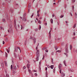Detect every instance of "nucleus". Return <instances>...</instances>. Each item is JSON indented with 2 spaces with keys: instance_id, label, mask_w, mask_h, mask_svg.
Listing matches in <instances>:
<instances>
[{
  "instance_id": "1",
  "label": "nucleus",
  "mask_w": 77,
  "mask_h": 77,
  "mask_svg": "<svg viewBox=\"0 0 77 77\" xmlns=\"http://www.w3.org/2000/svg\"><path fill=\"white\" fill-rule=\"evenodd\" d=\"M66 52L64 53V54L65 55H66V57H68V54H67V53L68 52V48L67 47H66Z\"/></svg>"
},
{
  "instance_id": "2",
  "label": "nucleus",
  "mask_w": 77,
  "mask_h": 77,
  "mask_svg": "<svg viewBox=\"0 0 77 77\" xmlns=\"http://www.w3.org/2000/svg\"><path fill=\"white\" fill-rule=\"evenodd\" d=\"M30 39H32V40H33V42H34V44H35V43H36V38H32L31 37H30Z\"/></svg>"
},
{
  "instance_id": "3",
  "label": "nucleus",
  "mask_w": 77,
  "mask_h": 77,
  "mask_svg": "<svg viewBox=\"0 0 77 77\" xmlns=\"http://www.w3.org/2000/svg\"><path fill=\"white\" fill-rule=\"evenodd\" d=\"M39 50H37L36 52V56L37 57H38V56H39Z\"/></svg>"
},
{
  "instance_id": "4",
  "label": "nucleus",
  "mask_w": 77,
  "mask_h": 77,
  "mask_svg": "<svg viewBox=\"0 0 77 77\" xmlns=\"http://www.w3.org/2000/svg\"><path fill=\"white\" fill-rule=\"evenodd\" d=\"M14 25L15 29H17V25H16V20H14Z\"/></svg>"
},
{
  "instance_id": "5",
  "label": "nucleus",
  "mask_w": 77,
  "mask_h": 77,
  "mask_svg": "<svg viewBox=\"0 0 77 77\" xmlns=\"http://www.w3.org/2000/svg\"><path fill=\"white\" fill-rule=\"evenodd\" d=\"M17 66L18 67V68H19V67H18V65H17V64H16V65L14 67V69L15 70L17 69Z\"/></svg>"
},
{
  "instance_id": "6",
  "label": "nucleus",
  "mask_w": 77,
  "mask_h": 77,
  "mask_svg": "<svg viewBox=\"0 0 77 77\" xmlns=\"http://www.w3.org/2000/svg\"><path fill=\"white\" fill-rule=\"evenodd\" d=\"M62 66V65L61 64H60L59 65V68L60 69H61V68Z\"/></svg>"
},
{
  "instance_id": "7",
  "label": "nucleus",
  "mask_w": 77,
  "mask_h": 77,
  "mask_svg": "<svg viewBox=\"0 0 77 77\" xmlns=\"http://www.w3.org/2000/svg\"><path fill=\"white\" fill-rule=\"evenodd\" d=\"M61 76L62 77H63L64 76H65V74H64V73L63 72H62L61 74Z\"/></svg>"
},
{
  "instance_id": "8",
  "label": "nucleus",
  "mask_w": 77,
  "mask_h": 77,
  "mask_svg": "<svg viewBox=\"0 0 77 77\" xmlns=\"http://www.w3.org/2000/svg\"><path fill=\"white\" fill-rule=\"evenodd\" d=\"M1 65L2 66V68H4V63H2L1 64Z\"/></svg>"
},
{
  "instance_id": "9",
  "label": "nucleus",
  "mask_w": 77,
  "mask_h": 77,
  "mask_svg": "<svg viewBox=\"0 0 77 77\" xmlns=\"http://www.w3.org/2000/svg\"><path fill=\"white\" fill-rule=\"evenodd\" d=\"M8 32L9 33V32L11 33V32H12V28H11L9 30H8Z\"/></svg>"
},
{
  "instance_id": "10",
  "label": "nucleus",
  "mask_w": 77,
  "mask_h": 77,
  "mask_svg": "<svg viewBox=\"0 0 77 77\" xmlns=\"http://www.w3.org/2000/svg\"><path fill=\"white\" fill-rule=\"evenodd\" d=\"M4 63H5V66H8V64L7 63V62H6V61H4Z\"/></svg>"
},
{
  "instance_id": "11",
  "label": "nucleus",
  "mask_w": 77,
  "mask_h": 77,
  "mask_svg": "<svg viewBox=\"0 0 77 77\" xmlns=\"http://www.w3.org/2000/svg\"><path fill=\"white\" fill-rule=\"evenodd\" d=\"M63 63L64 64V65H65V66H66V61L64 60L63 62Z\"/></svg>"
},
{
  "instance_id": "12",
  "label": "nucleus",
  "mask_w": 77,
  "mask_h": 77,
  "mask_svg": "<svg viewBox=\"0 0 77 77\" xmlns=\"http://www.w3.org/2000/svg\"><path fill=\"white\" fill-rule=\"evenodd\" d=\"M17 51L18 49H17V48H15L14 51H15V52H17Z\"/></svg>"
},
{
  "instance_id": "13",
  "label": "nucleus",
  "mask_w": 77,
  "mask_h": 77,
  "mask_svg": "<svg viewBox=\"0 0 77 77\" xmlns=\"http://www.w3.org/2000/svg\"><path fill=\"white\" fill-rule=\"evenodd\" d=\"M27 66L28 68H29V67H30V64H28L27 65Z\"/></svg>"
},
{
  "instance_id": "14",
  "label": "nucleus",
  "mask_w": 77,
  "mask_h": 77,
  "mask_svg": "<svg viewBox=\"0 0 77 77\" xmlns=\"http://www.w3.org/2000/svg\"><path fill=\"white\" fill-rule=\"evenodd\" d=\"M23 21H27V20H26V19L25 18H24L23 19Z\"/></svg>"
},
{
  "instance_id": "15",
  "label": "nucleus",
  "mask_w": 77,
  "mask_h": 77,
  "mask_svg": "<svg viewBox=\"0 0 77 77\" xmlns=\"http://www.w3.org/2000/svg\"><path fill=\"white\" fill-rule=\"evenodd\" d=\"M51 69H53V68H54V66L51 65Z\"/></svg>"
},
{
  "instance_id": "16",
  "label": "nucleus",
  "mask_w": 77,
  "mask_h": 77,
  "mask_svg": "<svg viewBox=\"0 0 77 77\" xmlns=\"http://www.w3.org/2000/svg\"><path fill=\"white\" fill-rule=\"evenodd\" d=\"M37 57L36 58V60H37V61H38V60H39V59H38V57H39V56H38V57H37Z\"/></svg>"
},
{
  "instance_id": "17",
  "label": "nucleus",
  "mask_w": 77,
  "mask_h": 77,
  "mask_svg": "<svg viewBox=\"0 0 77 77\" xmlns=\"http://www.w3.org/2000/svg\"><path fill=\"white\" fill-rule=\"evenodd\" d=\"M56 52H59V53H60V52H61V51L60 50H58L56 51Z\"/></svg>"
},
{
  "instance_id": "18",
  "label": "nucleus",
  "mask_w": 77,
  "mask_h": 77,
  "mask_svg": "<svg viewBox=\"0 0 77 77\" xmlns=\"http://www.w3.org/2000/svg\"><path fill=\"white\" fill-rule=\"evenodd\" d=\"M75 27H76V24H75L73 26V28H75Z\"/></svg>"
},
{
  "instance_id": "19",
  "label": "nucleus",
  "mask_w": 77,
  "mask_h": 77,
  "mask_svg": "<svg viewBox=\"0 0 77 77\" xmlns=\"http://www.w3.org/2000/svg\"><path fill=\"white\" fill-rule=\"evenodd\" d=\"M34 75H35V76H36V77L38 76V74H37V73H35L34 74Z\"/></svg>"
},
{
  "instance_id": "20",
  "label": "nucleus",
  "mask_w": 77,
  "mask_h": 77,
  "mask_svg": "<svg viewBox=\"0 0 77 77\" xmlns=\"http://www.w3.org/2000/svg\"><path fill=\"white\" fill-rule=\"evenodd\" d=\"M75 18H77V14L76 13H75Z\"/></svg>"
},
{
  "instance_id": "21",
  "label": "nucleus",
  "mask_w": 77,
  "mask_h": 77,
  "mask_svg": "<svg viewBox=\"0 0 77 77\" xmlns=\"http://www.w3.org/2000/svg\"><path fill=\"white\" fill-rule=\"evenodd\" d=\"M6 76L9 77V74H7L6 75Z\"/></svg>"
},
{
  "instance_id": "22",
  "label": "nucleus",
  "mask_w": 77,
  "mask_h": 77,
  "mask_svg": "<svg viewBox=\"0 0 77 77\" xmlns=\"http://www.w3.org/2000/svg\"><path fill=\"white\" fill-rule=\"evenodd\" d=\"M46 49H47V48H43L42 50H45Z\"/></svg>"
},
{
  "instance_id": "23",
  "label": "nucleus",
  "mask_w": 77,
  "mask_h": 77,
  "mask_svg": "<svg viewBox=\"0 0 77 77\" xmlns=\"http://www.w3.org/2000/svg\"><path fill=\"white\" fill-rule=\"evenodd\" d=\"M23 69H26V66H24L23 67Z\"/></svg>"
},
{
  "instance_id": "24",
  "label": "nucleus",
  "mask_w": 77,
  "mask_h": 77,
  "mask_svg": "<svg viewBox=\"0 0 77 77\" xmlns=\"http://www.w3.org/2000/svg\"><path fill=\"white\" fill-rule=\"evenodd\" d=\"M17 48H18V49H19V50H20V53H21V51L20 50V47H17Z\"/></svg>"
},
{
  "instance_id": "25",
  "label": "nucleus",
  "mask_w": 77,
  "mask_h": 77,
  "mask_svg": "<svg viewBox=\"0 0 77 77\" xmlns=\"http://www.w3.org/2000/svg\"><path fill=\"white\" fill-rule=\"evenodd\" d=\"M51 23H53V19H51Z\"/></svg>"
},
{
  "instance_id": "26",
  "label": "nucleus",
  "mask_w": 77,
  "mask_h": 77,
  "mask_svg": "<svg viewBox=\"0 0 77 77\" xmlns=\"http://www.w3.org/2000/svg\"><path fill=\"white\" fill-rule=\"evenodd\" d=\"M41 29V26H40L39 27L38 29L39 30H40Z\"/></svg>"
},
{
  "instance_id": "27",
  "label": "nucleus",
  "mask_w": 77,
  "mask_h": 77,
  "mask_svg": "<svg viewBox=\"0 0 77 77\" xmlns=\"http://www.w3.org/2000/svg\"><path fill=\"white\" fill-rule=\"evenodd\" d=\"M32 72H37V71L35 70H33L32 71Z\"/></svg>"
},
{
  "instance_id": "28",
  "label": "nucleus",
  "mask_w": 77,
  "mask_h": 77,
  "mask_svg": "<svg viewBox=\"0 0 77 77\" xmlns=\"http://www.w3.org/2000/svg\"><path fill=\"white\" fill-rule=\"evenodd\" d=\"M28 71L30 73H32V72L30 69H29Z\"/></svg>"
},
{
  "instance_id": "29",
  "label": "nucleus",
  "mask_w": 77,
  "mask_h": 77,
  "mask_svg": "<svg viewBox=\"0 0 77 77\" xmlns=\"http://www.w3.org/2000/svg\"><path fill=\"white\" fill-rule=\"evenodd\" d=\"M3 21H4V22H5V19H2Z\"/></svg>"
},
{
  "instance_id": "30",
  "label": "nucleus",
  "mask_w": 77,
  "mask_h": 77,
  "mask_svg": "<svg viewBox=\"0 0 77 77\" xmlns=\"http://www.w3.org/2000/svg\"><path fill=\"white\" fill-rule=\"evenodd\" d=\"M40 11V10H38V11H37V14H39V11Z\"/></svg>"
},
{
  "instance_id": "31",
  "label": "nucleus",
  "mask_w": 77,
  "mask_h": 77,
  "mask_svg": "<svg viewBox=\"0 0 77 77\" xmlns=\"http://www.w3.org/2000/svg\"><path fill=\"white\" fill-rule=\"evenodd\" d=\"M45 51H46V52L47 53H48V50L46 49V50H45Z\"/></svg>"
},
{
  "instance_id": "32",
  "label": "nucleus",
  "mask_w": 77,
  "mask_h": 77,
  "mask_svg": "<svg viewBox=\"0 0 77 77\" xmlns=\"http://www.w3.org/2000/svg\"><path fill=\"white\" fill-rule=\"evenodd\" d=\"M75 64L76 65H77V61L75 62Z\"/></svg>"
},
{
  "instance_id": "33",
  "label": "nucleus",
  "mask_w": 77,
  "mask_h": 77,
  "mask_svg": "<svg viewBox=\"0 0 77 77\" xmlns=\"http://www.w3.org/2000/svg\"><path fill=\"white\" fill-rule=\"evenodd\" d=\"M28 8H30V4H29V5L28 6Z\"/></svg>"
},
{
  "instance_id": "34",
  "label": "nucleus",
  "mask_w": 77,
  "mask_h": 77,
  "mask_svg": "<svg viewBox=\"0 0 77 77\" xmlns=\"http://www.w3.org/2000/svg\"><path fill=\"white\" fill-rule=\"evenodd\" d=\"M5 41H8V38H5Z\"/></svg>"
},
{
  "instance_id": "35",
  "label": "nucleus",
  "mask_w": 77,
  "mask_h": 77,
  "mask_svg": "<svg viewBox=\"0 0 77 77\" xmlns=\"http://www.w3.org/2000/svg\"><path fill=\"white\" fill-rule=\"evenodd\" d=\"M5 56H6V57H8V54L6 53L5 54Z\"/></svg>"
},
{
  "instance_id": "36",
  "label": "nucleus",
  "mask_w": 77,
  "mask_h": 77,
  "mask_svg": "<svg viewBox=\"0 0 77 77\" xmlns=\"http://www.w3.org/2000/svg\"><path fill=\"white\" fill-rule=\"evenodd\" d=\"M63 15H61L60 16L61 18H63Z\"/></svg>"
},
{
  "instance_id": "37",
  "label": "nucleus",
  "mask_w": 77,
  "mask_h": 77,
  "mask_svg": "<svg viewBox=\"0 0 77 77\" xmlns=\"http://www.w3.org/2000/svg\"><path fill=\"white\" fill-rule=\"evenodd\" d=\"M7 51L8 53H9V50H8V49H7Z\"/></svg>"
},
{
  "instance_id": "38",
  "label": "nucleus",
  "mask_w": 77,
  "mask_h": 77,
  "mask_svg": "<svg viewBox=\"0 0 77 77\" xmlns=\"http://www.w3.org/2000/svg\"><path fill=\"white\" fill-rule=\"evenodd\" d=\"M38 22L39 23H40V24H41V21H40V20L38 21Z\"/></svg>"
},
{
  "instance_id": "39",
  "label": "nucleus",
  "mask_w": 77,
  "mask_h": 77,
  "mask_svg": "<svg viewBox=\"0 0 77 77\" xmlns=\"http://www.w3.org/2000/svg\"><path fill=\"white\" fill-rule=\"evenodd\" d=\"M26 14L25 13L23 15L24 17H26Z\"/></svg>"
},
{
  "instance_id": "40",
  "label": "nucleus",
  "mask_w": 77,
  "mask_h": 77,
  "mask_svg": "<svg viewBox=\"0 0 77 77\" xmlns=\"http://www.w3.org/2000/svg\"><path fill=\"white\" fill-rule=\"evenodd\" d=\"M72 9H73V11H74V6H72Z\"/></svg>"
},
{
  "instance_id": "41",
  "label": "nucleus",
  "mask_w": 77,
  "mask_h": 77,
  "mask_svg": "<svg viewBox=\"0 0 77 77\" xmlns=\"http://www.w3.org/2000/svg\"><path fill=\"white\" fill-rule=\"evenodd\" d=\"M72 2L73 3H74L75 2V0H72Z\"/></svg>"
},
{
  "instance_id": "42",
  "label": "nucleus",
  "mask_w": 77,
  "mask_h": 77,
  "mask_svg": "<svg viewBox=\"0 0 77 77\" xmlns=\"http://www.w3.org/2000/svg\"><path fill=\"white\" fill-rule=\"evenodd\" d=\"M47 67H48V68H50V66H49V65H48L47 66Z\"/></svg>"
},
{
  "instance_id": "43",
  "label": "nucleus",
  "mask_w": 77,
  "mask_h": 77,
  "mask_svg": "<svg viewBox=\"0 0 77 77\" xmlns=\"http://www.w3.org/2000/svg\"><path fill=\"white\" fill-rule=\"evenodd\" d=\"M33 14H32V15L31 16V18H32V17H33Z\"/></svg>"
},
{
  "instance_id": "44",
  "label": "nucleus",
  "mask_w": 77,
  "mask_h": 77,
  "mask_svg": "<svg viewBox=\"0 0 77 77\" xmlns=\"http://www.w3.org/2000/svg\"><path fill=\"white\" fill-rule=\"evenodd\" d=\"M12 69V65H11V69Z\"/></svg>"
},
{
  "instance_id": "45",
  "label": "nucleus",
  "mask_w": 77,
  "mask_h": 77,
  "mask_svg": "<svg viewBox=\"0 0 77 77\" xmlns=\"http://www.w3.org/2000/svg\"><path fill=\"white\" fill-rule=\"evenodd\" d=\"M0 29H3V27H2V26H1Z\"/></svg>"
},
{
  "instance_id": "46",
  "label": "nucleus",
  "mask_w": 77,
  "mask_h": 77,
  "mask_svg": "<svg viewBox=\"0 0 77 77\" xmlns=\"http://www.w3.org/2000/svg\"><path fill=\"white\" fill-rule=\"evenodd\" d=\"M73 35H74V36L75 35V32L73 33Z\"/></svg>"
},
{
  "instance_id": "47",
  "label": "nucleus",
  "mask_w": 77,
  "mask_h": 77,
  "mask_svg": "<svg viewBox=\"0 0 77 77\" xmlns=\"http://www.w3.org/2000/svg\"><path fill=\"white\" fill-rule=\"evenodd\" d=\"M29 12H30V9H28V12L29 13Z\"/></svg>"
},
{
  "instance_id": "48",
  "label": "nucleus",
  "mask_w": 77,
  "mask_h": 77,
  "mask_svg": "<svg viewBox=\"0 0 77 77\" xmlns=\"http://www.w3.org/2000/svg\"><path fill=\"white\" fill-rule=\"evenodd\" d=\"M72 48V45H70V50H71Z\"/></svg>"
},
{
  "instance_id": "49",
  "label": "nucleus",
  "mask_w": 77,
  "mask_h": 77,
  "mask_svg": "<svg viewBox=\"0 0 77 77\" xmlns=\"http://www.w3.org/2000/svg\"><path fill=\"white\" fill-rule=\"evenodd\" d=\"M5 43V42L4 41H3V44H4Z\"/></svg>"
},
{
  "instance_id": "50",
  "label": "nucleus",
  "mask_w": 77,
  "mask_h": 77,
  "mask_svg": "<svg viewBox=\"0 0 77 77\" xmlns=\"http://www.w3.org/2000/svg\"><path fill=\"white\" fill-rule=\"evenodd\" d=\"M47 23H45V26H47Z\"/></svg>"
},
{
  "instance_id": "51",
  "label": "nucleus",
  "mask_w": 77,
  "mask_h": 77,
  "mask_svg": "<svg viewBox=\"0 0 77 77\" xmlns=\"http://www.w3.org/2000/svg\"><path fill=\"white\" fill-rule=\"evenodd\" d=\"M49 37L50 38H51V34H49Z\"/></svg>"
},
{
  "instance_id": "52",
  "label": "nucleus",
  "mask_w": 77,
  "mask_h": 77,
  "mask_svg": "<svg viewBox=\"0 0 77 77\" xmlns=\"http://www.w3.org/2000/svg\"><path fill=\"white\" fill-rule=\"evenodd\" d=\"M37 16L39 17V14H37Z\"/></svg>"
},
{
  "instance_id": "53",
  "label": "nucleus",
  "mask_w": 77,
  "mask_h": 77,
  "mask_svg": "<svg viewBox=\"0 0 77 77\" xmlns=\"http://www.w3.org/2000/svg\"><path fill=\"white\" fill-rule=\"evenodd\" d=\"M51 62H52V63H53V59H52Z\"/></svg>"
},
{
  "instance_id": "54",
  "label": "nucleus",
  "mask_w": 77,
  "mask_h": 77,
  "mask_svg": "<svg viewBox=\"0 0 77 77\" xmlns=\"http://www.w3.org/2000/svg\"><path fill=\"white\" fill-rule=\"evenodd\" d=\"M69 71H72V69H69Z\"/></svg>"
},
{
  "instance_id": "55",
  "label": "nucleus",
  "mask_w": 77,
  "mask_h": 77,
  "mask_svg": "<svg viewBox=\"0 0 77 77\" xmlns=\"http://www.w3.org/2000/svg\"><path fill=\"white\" fill-rule=\"evenodd\" d=\"M38 47H36V50H38Z\"/></svg>"
},
{
  "instance_id": "56",
  "label": "nucleus",
  "mask_w": 77,
  "mask_h": 77,
  "mask_svg": "<svg viewBox=\"0 0 77 77\" xmlns=\"http://www.w3.org/2000/svg\"><path fill=\"white\" fill-rule=\"evenodd\" d=\"M47 68L45 67V70L47 71Z\"/></svg>"
},
{
  "instance_id": "57",
  "label": "nucleus",
  "mask_w": 77,
  "mask_h": 77,
  "mask_svg": "<svg viewBox=\"0 0 77 77\" xmlns=\"http://www.w3.org/2000/svg\"><path fill=\"white\" fill-rule=\"evenodd\" d=\"M70 15H71V16H72V13H70Z\"/></svg>"
},
{
  "instance_id": "58",
  "label": "nucleus",
  "mask_w": 77,
  "mask_h": 77,
  "mask_svg": "<svg viewBox=\"0 0 77 77\" xmlns=\"http://www.w3.org/2000/svg\"><path fill=\"white\" fill-rule=\"evenodd\" d=\"M15 57L16 58H17V56L16 55H15Z\"/></svg>"
},
{
  "instance_id": "59",
  "label": "nucleus",
  "mask_w": 77,
  "mask_h": 77,
  "mask_svg": "<svg viewBox=\"0 0 77 77\" xmlns=\"http://www.w3.org/2000/svg\"><path fill=\"white\" fill-rule=\"evenodd\" d=\"M60 73H61V70H60Z\"/></svg>"
},
{
  "instance_id": "60",
  "label": "nucleus",
  "mask_w": 77,
  "mask_h": 77,
  "mask_svg": "<svg viewBox=\"0 0 77 77\" xmlns=\"http://www.w3.org/2000/svg\"><path fill=\"white\" fill-rule=\"evenodd\" d=\"M24 44L25 45H26V42H25Z\"/></svg>"
},
{
  "instance_id": "61",
  "label": "nucleus",
  "mask_w": 77,
  "mask_h": 77,
  "mask_svg": "<svg viewBox=\"0 0 77 77\" xmlns=\"http://www.w3.org/2000/svg\"><path fill=\"white\" fill-rule=\"evenodd\" d=\"M35 31L36 32H37V31H38V29H37L35 30Z\"/></svg>"
},
{
  "instance_id": "62",
  "label": "nucleus",
  "mask_w": 77,
  "mask_h": 77,
  "mask_svg": "<svg viewBox=\"0 0 77 77\" xmlns=\"http://www.w3.org/2000/svg\"><path fill=\"white\" fill-rule=\"evenodd\" d=\"M44 57L42 58V60H43L44 59Z\"/></svg>"
},
{
  "instance_id": "63",
  "label": "nucleus",
  "mask_w": 77,
  "mask_h": 77,
  "mask_svg": "<svg viewBox=\"0 0 77 77\" xmlns=\"http://www.w3.org/2000/svg\"><path fill=\"white\" fill-rule=\"evenodd\" d=\"M60 38H58V40H60Z\"/></svg>"
},
{
  "instance_id": "64",
  "label": "nucleus",
  "mask_w": 77,
  "mask_h": 77,
  "mask_svg": "<svg viewBox=\"0 0 77 77\" xmlns=\"http://www.w3.org/2000/svg\"><path fill=\"white\" fill-rule=\"evenodd\" d=\"M46 77H48V76L47 75H46Z\"/></svg>"
}]
</instances>
